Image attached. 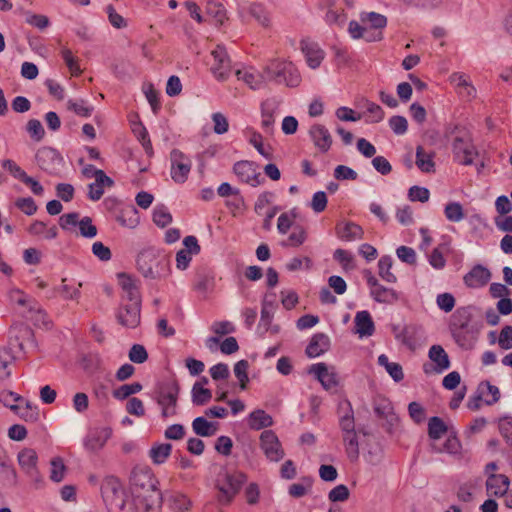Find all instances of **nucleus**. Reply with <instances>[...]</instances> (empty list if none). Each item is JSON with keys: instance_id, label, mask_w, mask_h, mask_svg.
I'll use <instances>...</instances> for the list:
<instances>
[{"instance_id": "37998d69", "label": "nucleus", "mask_w": 512, "mask_h": 512, "mask_svg": "<svg viewBox=\"0 0 512 512\" xmlns=\"http://www.w3.org/2000/svg\"><path fill=\"white\" fill-rule=\"evenodd\" d=\"M453 338L457 344L463 348H470L473 344L474 335L469 327L451 331Z\"/></svg>"}, {"instance_id": "7c9ffc66", "label": "nucleus", "mask_w": 512, "mask_h": 512, "mask_svg": "<svg viewBox=\"0 0 512 512\" xmlns=\"http://www.w3.org/2000/svg\"><path fill=\"white\" fill-rule=\"evenodd\" d=\"M416 165L424 173L435 171L433 155L426 152L422 146H418L416 149Z\"/></svg>"}, {"instance_id": "49530a36", "label": "nucleus", "mask_w": 512, "mask_h": 512, "mask_svg": "<svg viewBox=\"0 0 512 512\" xmlns=\"http://www.w3.org/2000/svg\"><path fill=\"white\" fill-rule=\"evenodd\" d=\"M142 385L140 383L125 384L113 390V396L116 399L124 400L129 396L140 392Z\"/></svg>"}, {"instance_id": "4c0bfd02", "label": "nucleus", "mask_w": 512, "mask_h": 512, "mask_svg": "<svg viewBox=\"0 0 512 512\" xmlns=\"http://www.w3.org/2000/svg\"><path fill=\"white\" fill-rule=\"evenodd\" d=\"M67 108L80 117H89L93 112V107L88 105L87 101L83 99L69 100Z\"/></svg>"}, {"instance_id": "6e6552de", "label": "nucleus", "mask_w": 512, "mask_h": 512, "mask_svg": "<svg viewBox=\"0 0 512 512\" xmlns=\"http://www.w3.org/2000/svg\"><path fill=\"white\" fill-rule=\"evenodd\" d=\"M213 63H211V71L214 76L219 80H225L231 72L230 59L228 57L226 48L222 45L211 51Z\"/></svg>"}, {"instance_id": "bb28decb", "label": "nucleus", "mask_w": 512, "mask_h": 512, "mask_svg": "<svg viewBox=\"0 0 512 512\" xmlns=\"http://www.w3.org/2000/svg\"><path fill=\"white\" fill-rule=\"evenodd\" d=\"M9 408L26 422H35L38 419V412L28 401L24 403L11 404Z\"/></svg>"}, {"instance_id": "a878e982", "label": "nucleus", "mask_w": 512, "mask_h": 512, "mask_svg": "<svg viewBox=\"0 0 512 512\" xmlns=\"http://www.w3.org/2000/svg\"><path fill=\"white\" fill-rule=\"evenodd\" d=\"M356 332L361 336H371L375 330L374 323L367 311H360L355 316Z\"/></svg>"}, {"instance_id": "0e129e2a", "label": "nucleus", "mask_w": 512, "mask_h": 512, "mask_svg": "<svg viewBox=\"0 0 512 512\" xmlns=\"http://www.w3.org/2000/svg\"><path fill=\"white\" fill-rule=\"evenodd\" d=\"M212 120L214 123L213 130L217 134H224L228 131L229 123L228 119L220 112L214 113L212 115Z\"/></svg>"}, {"instance_id": "ddd939ff", "label": "nucleus", "mask_w": 512, "mask_h": 512, "mask_svg": "<svg viewBox=\"0 0 512 512\" xmlns=\"http://www.w3.org/2000/svg\"><path fill=\"white\" fill-rule=\"evenodd\" d=\"M130 484L134 487V491L152 492V494H155L152 476L147 469L134 468L130 475Z\"/></svg>"}, {"instance_id": "f257e3e1", "label": "nucleus", "mask_w": 512, "mask_h": 512, "mask_svg": "<svg viewBox=\"0 0 512 512\" xmlns=\"http://www.w3.org/2000/svg\"><path fill=\"white\" fill-rule=\"evenodd\" d=\"M361 23L351 21L349 33L355 39H365L368 42L379 41L383 37L382 29L386 26L387 20L381 14L370 12L362 13Z\"/></svg>"}, {"instance_id": "69168bd1", "label": "nucleus", "mask_w": 512, "mask_h": 512, "mask_svg": "<svg viewBox=\"0 0 512 512\" xmlns=\"http://www.w3.org/2000/svg\"><path fill=\"white\" fill-rule=\"evenodd\" d=\"M106 12L108 14L109 22L113 27L121 29L127 26L126 20L116 12L112 5L107 6Z\"/></svg>"}, {"instance_id": "72a5a7b5", "label": "nucleus", "mask_w": 512, "mask_h": 512, "mask_svg": "<svg viewBox=\"0 0 512 512\" xmlns=\"http://www.w3.org/2000/svg\"><path fill=\"white\" fill-rule=\"evenodd\" d=\"M448 431L446 423L437 416L429 419L428 422V435L433 440L442 438Z\"/></svg>"}, {"instance_id": "7ed1b4c3", "label": "nucleus", "mask_w": 512, "mask_h": 512, "mask_svg": "<svg viewBox=\"0 0 512 512\" xmlns=\"http://www.w3.org/2000/svg\"><path fill=\"white\" fill-rule=\"evenodd\" d=\"M179 390V385L174 380L164 382L159 386L157 403L162 408L163 418L173 417L177 414Z\"/></svg>"}, {"instance_id": "4468645a", "label": "nucleus", "mask_w": 512, "mask_h": 512, "mask_svg": "<svg viewBox=\"0 0 512 512\" xmlns=\"http://www.w3.org/2000/svg\"><path fill=\"white\" fill-rule=\"evenodd\" d=\"M277 109L278 104L272 99H267L261 104V129L267 136L273 135Z\"/></svg>"}, {"instance_id": "412c9836", "label": "nucleus", "mask_w": 512, "mask_h": 512, "mask_svg": "<svg viewBox=\"0 0 512 512\" xmlns=\"http://www.w3.org/2000/svg\"><path fill=\"white\" fill-rule=\"evenodd\" d=\"M301 48L306 56L308 65L313 69L319 67L324 58L323 50L316 43L308 40L301 42Z\"/></svg>"}, {"instance_id": "13d9d810", "label": "nucleus", "mask_w": 512, "mask_h": 512, "mask_svg": "<svg viewBox=\"0 0 512 512\" xmlns=\"http://www.w3.org/2000/svg\"><path fill=\"white\" fill-rule=\"evenodd\" d=\"M248 362L246 360H241L235 364L234 367V373L237 379L240 382V387L242 389H245L247 386V383L249 381L247 370H248Z\"/></svg>"}, {"instance_id": "2f4dec72", "label": "nucleus", "mask_w": 512, "mask_h": 512, "mask_svg": "<svg viewBox=\"0 0 512 512\" xmlns=\"http://www.w3.org/2000/svg\"><path fill=\"white\" fill-rule=\"evenodd\" d=\"M119 284L121 288L127 293L129 301H136L140 299L139 288L135 280L129 275L122 273L119 274Z\"/></svg>"}, {"instance_id": "1a4fd4ad", "label": "nucleus", "mask_w": 512, "mask_h": 512, "mask_svg": "<svg viewBox=\"0 0 512 512\" xmlns=\"http://www.w3.org/2000/svg\"><path fill=\"white\" fill-rule=\"evenodd\" d=\"M117 319L127 328H136L141 321V300L130 301L129 304L120 307Z\"/></svg>"}, {"instance_id": "338daca9", "label": "nucleus", "mask_w": 512, "mask_h": 512, "mask_svg": "<svg viewBox=\"0 0 512 512\" xmlns=\"http://www.w3.org/2000/svg\"><path fill=\"white\" fill-rule=\"evenodd\" d=\"M498 344L502 349L512 348V326H505L500 332Z\"/></svg>"}, {"instance_id": "6ab92c4d", "label": "nucleus", "mask_w": 512, "mask_h": 512, "mask_svg": "<svg viewBox=\"0 0 512 512\" xmlns=\"http://www.w3.org/2000/svg\"><path fill=\"white\" fill-rule=\"evenodd\" d=\"M337 236L344 241H354L363 238L362 227L354 222H341L335 227Z\"/></svg>"}, {"instance_id": "680f3d73", "label": "nucleus", "mask_w": 512, "mask_h": 512, "mask_svg": "<svg viewBox=\"0 0 512 512\" xmlns=\"http://www.w3.org/2000/svg\"><path fill=\"white\" fill-rule=\"evenodd\" d=\"M148 353L143 345L134 344L129 351V359L134 363H143L147 360Z\"/></svg>"}, {"instance_id": "e2e57ef3", "label": "nucleus", "mask_w": 512, "mask_h": 512, "mask_svg": "<svg viewBox=\"0 0 512 512\" xmlns=\"http://www.w3.org/2000/svg\"><path fill=\"white\" fill-rule=\"evenodd\" d=\"M408 411L412 420L417 424L423 422L426 418L425 409L418 402H411L408 406Z\"/></svg>"}, {"instance_id": "a18cd8bd", "label": "nucleus", "mask_w": 512, "mask_h": 512, "mask_svg": "<svg viewBox=\"0 0 512 512\" xmlns=\"http://www.w3.org/2000/svg\"><path fill=\"white\" fill-rule=\"evenodd\" d=\"M51 471H50V479L54 482H60L63 480L66 466L61 457H54L51 459Z\"/></svg>"}, {"instance_id": "c03bdc74", "label": "nucleus", "mask_w": 512, "mask_h": 512, "mask_svg": "<svg viewBox=\"0 0 512 512\" xmlns=\"http://www.w3.org/2000/svg\"><path fill=\"white\" fill-rule=\"evenodd\" d=\"M379 275L389 283L396 282V276L391 272L392 259L388 256L382 257L378 262Z\"/></svg>"}, {"instance_id": "c756f323", "label": "nucleus", "mask_w": 512, "mask_h": 512, "mask_svg": "<svg viewBox=\"0 0 512 512\" xmlns=\"http://www.w3.org/2000/svg\"><path fill=\"white\" fill-rule=\"evenodd\" d=\"M117 220L122 226L135 228L140 222V217L134 206H126L120 210Z\"/></svg>"}, {"instance_id": "2eb2a0df", "label": "nucleus", "mask_w": 512, "mask_h": 512, "mask_svg": "<svg viewBox=\"0 0 512 512\" xmlns=\"http://www.w3.org/2000/svg\"><path fill=\"white\" fill-rule=\"evenodd\" d=\"M509 478L504 474L491 473L486 480V491L488 496L503 497L509 489Z\"/></svg>"}, {"instance_id": "393cba45", "label": "nucleus", "mask_w": 512, "mask_h": 512, "mask_svg": "<svg viewBox=\"0 0 512 512\" xmlns=\"http://www.w3.org/2000/svg\"><path fill=\"white\" fill-rule=\"evenodd\" d=\"M428 356L435 363L437 371H443L450 367L448 354L441 345H432L429 349Z\"/></svg>"}, {"instance_id": "b1692460", "label": "nucleus", "mask_w": 512, "mask_h": 512, "mask_svg": "<svg viewBox=\"0 0 512 512\" xmlns=\"http://www.w3.org/2000/svg\"><path fill=\"white\" fill-rule=\"evenodd\" d=\"M374 412L380 419H385L389 422H392L396 419V416L393 412V406L389 399L378 396L374 399L373 402Z\"/></svg>"}, {"instance_id": "a211bd4d", "label": "nucleus", "mask_w": 512, "mask_h": 512, "mask_svg": "<svg viewBox=\"0 0 512 512\" xmlns=\"http://www.w3.org/2000/svg\"><path fill=\"white\" fill-rule=\"evenodd\" d=\"M112 434V430L108 427L96 428L88 434L85 446L91 451L102 449Z\"/></svg>"}, {"instance_id": "4be33fe9", "label": "nucleus", "mask_w": 512, "mask_h": 512, "mask_svg": "<svg viewBox=\"0 0 512 512\" xmlns=\"http://www.w3.org/2000/svg\"><path fill=\"white\" fill-rule=\"evenodd\" d=\"M329 347V338L323 333H317L311 338L306 348V354L310 358L317 357L328 351Z\"/></svg>"}, {"instance_id": "864d4df0", "label": "nucleus", "mask_w": 512, "mask_h": 512, "mask_svg": "<svg viewBox=\"0 0 512 512\" xmlns=\"http://www.w3.org/2000/svg\"><path fill=\"white\" fill-rule=\"evenodd\" d=\"M446 251H448V247L446 245H440L432 251L429 261L434 268L442 269L445 266L446 261L444 253Z\"/></svg>"}, {"instance_id": "bf43d9fd", "label": "nucleus", "mask_w": 512, "mask_h": 512, "mask_svg": "<svg viewBox=\"0 0 512 512\" xmlns=\"http://www.w3.org/2000/svg\"><path fill=\"white\" fill-rule=\"evenodd\" d=\"M408 197L411 201H419L425 203L429 200L430 192L427 188L412 186L408 191Z\"/></svg>"}, {"instance_id": "dca6fc26", "label": "nucleus", "mask_w": 512, "mask_h": 512, "mask_svg": "<svg viewBox=\"0 0 512 512\" xmlns=\"http://www.w3.org/2000/svg\"><path fill=\"white\" fill-rule=\"evenodd\" d=\"M491 279V272L482 265H475L463 278L469 288L485 286Z\"/></svg>"}, {"instance_id": "9b49d317", "label": "nucleus", "mask_w": 512, "mask_h": 512, "mask_svg": "<svg viewBox=\"0 0 512 512\" xmlns=\"http://www.w3.org/2000/svg\"><path fill=\"white\" fill-rule=\"evenodd\" d=\"M309 372L314 374L323 388L330 390L339 384V377L334 367H328L325 363H317L310 367Z\"/></svg>"}, {"instance_id": "ea45409f", "label": "nucleus", "mask_w": 512, "mask_h": 512, "mask_svg": "<svg viewBox=\"0 0 512 512\" xmlns=\"http://www.w3.org/2000/svg\"><path fill=\"white\" fill-rule=\"evenodd\" d=\"M343 441L348 457L351 460H356L359 456V444L356 432L343 434Z\"/></svg>"}, {"instance_id": "20e7f679", "label": "nucleus", "mask_w": 512, "mask_h": 512, "mask_svg": "<svg viewBox=\"0 0 512 512\" xmlns=\"http://www.w3.org/2000/svg\"><path fill=\"white\" fill-rule=\"evenodd\" d=\"M266 70L272 77L280 82L284 81L288 86L294 87L300 83V75L292 62L273 60L268 64Z\"/></svg>"}, {"instance_id": "f704fd0d", "label": "nucleus", "mask_w": 512, "mask_h": 512, "mask_svg": "<svg viewBox=\"0 0 512 512\" xmlns=\"http://www.w3.org/2000/svg\"><path fill=\"white\" fill-rule=\"evenodd\" d=\"M371 295L377 302L385 304H392L398 300V295L393 289L386 288L382 285L376 287V289H372Z\"/></svg>"}, {"instance_id": "58836bf2", "label": "nucleus", "mask_w": 512, "mask_h": 512, "mask_svg": "<svg viewBox=\"0 0 512 512\" xmlns=\"http://www.w3.org/2000/svg\"><path fill=\"white\" fill-rule=\"evenodd\" d=\"M172 446L169 443H162L152 447L150 450V457L156 464H162L169 457Z\"/></svg>"}, {"instance_id": "f03ea898", "label": "nucleus", "mask_w": 512, "mask_h": 512, "mask_svg": "<svg viewBox=\"0 0 512 512\" xmlns=\"http://www.w3.org/2000/svg\"><path fill=\"white\" fill-rule=\"evenodd\" d=\"M445 137L451 141L455 157L463 165H469L477 155L469 131L459 125L449 126L445 131Z\"/></svg>"}, {"instance_id": "0eeeda50", "label": "nucleus", "mask_w": 512, "mask_h": 512, "mask_svg": "<svg viewBox=\"0 0 512 512\" xmlns=\"http://www.w3.org/2000/svg\"><path fill=\"white\" fill-rule=\"evenodd\" d=\"M102 496L110 509H121L124 506V492L121 483L115 479H108L102 486Z\"/></svg>"}, {"instance_id": "4d7b16f0", "label": "nucleus", "mask_w": 512, "mask_h": 512, "mask_svg": "<svg viewBox=\"0 0 512 512\" xmlns=\"http://www.w3.org/2000/svg\"><path fill=\"white\" fill-rule=\"evenodd\" d=\"M212 398L211 391L209 389L203 388L198 384H195L193 387V402L196 405H204L210 401Z\"/></svg>"}, {"instance_id": "5701e85b", "label": "nucleus", "mask_w": 512, "mask_h": 512, "mask_svg": "<svg viewBox=\"0 0 512 512\" xmlns=\"http://www.w3.org/2000/svg\"><path fill=\"white\" fill-rule=\"evenodd\" d=\"M27 232L34 237H43L44 239H55L58 235V229L55 225L48 227L43 221L35 220L27 228Z\"/></svg>"}, {"instance_id": "6e6d98bb", "label": "nucleus", "mask_w": 512, "mask_h": 512, "mask_svg": "<svg viewBox=\"0 0 512 512\" xmlns=\"http://www.w3.org/2000/svg\"><path fill=\"white\" fill-rule=\"evenodd\" d=\"M153 221L157 226L163 228L171 223L172 216L164 206H159L153 212Z\"/></svg>"}, {"instance_id": "603ef678", "label": "nucleus", "mask_w": 512, "mask_h": 512, "mask_svg": "<svg viewBox=\"0 0 512 512\" xmlns=\"http://www.w3.org/2000/svg\"><path fill=\"white\" fill-rule=\"evenodd\" d=\"M334 259L340 263L344 270H352L355 268L353 255L344 249H337L334 252Z\"/></svg>"}, {"instance_id": "8fccbe9b", "label": "nucleus", "mask_w": 512, "mask_h": 512, "mask_svg": "<svg viewBox=\"0 0 512 512\" xmlns=\"http://www.w3.org/2000/svg\"><path fill=\"white\" fill-rule=\"evenodd\" d=\"M61 54L65 64L69 68L71 75L79 76L81 74V69L78 58L74 56L72 51L69 49L62 50Z\"/></svg>"}, {"instance_id": "f3484780", "label": "nucleus", "mask_w": 512, "mask_h": 512, "mask_svg": "<svg viewBox=\"0 0 512 512\" xmlns=\"http://www.w3.org/2000/svg\"><path fill=\"white\" fill-rule=\"evenodd\" d=\"M309 134L314 145L323 153L327 152L332 145V137L328 129L321 125L315 124L310 128Z\"/></svg>"}, {"instance_id": "c85d7f7f", "label": "nucleus", "mask_w": 512, "mask_h": 512, "mask_svg": "<svg viewBox=\"0 0 512 512\" xmlns=\"http://www.w3.org/2000/svg\"><path fill=\"white\" fill-rule=\"evenodd\" d=\"M477 393H480L486 405H493L500 399V391L498 387L490 384L488 381L481 382L478 386Z\"/></svg>"}, {"instance_id": "3c124183", "label": "nucleus", "mask_w": 512, "mask_h": 512, "mask_svg": "<svg viewBox=\"0 0 512 512\" xmlns=\"http://www.w3.org/2000/svg\"><path fill=\"white\" fill-rule=\"evenodd\" d=\"M14 205L28 216L35 214L38 209L37 204L31 197H19L14 201Z\"/></svg>"}, {"instance_id": "f8f14e48", "label": "nucleus", "mask_w": 512, "mask_h": 512, "mask_svg": "<svg viewBox=\"0 0 512 512\" xmlns=\"http://www.w3.org/2000/svg\"><path fill=\"white\" fill-rule=\"evenodd\" d=\"M18 464L22 471L31 478H37L39 475L38 470V455L32 448H23L17 456Z\"/></svg>"}, {"instance_id": "5fc2aeb1", "label": "nucleus", "mask_w": 512, "mask_h": 512, "mask_svg": "<svg viewBox=\"0 0 512 512\" xmlns=\"http://www.w3.org/2000/svg\"><path fill=\"white\" fill-rule=\"evenodd\" d=\"M307 238V232L302 226H294L291 234L288 237V246L298 247L304 243Z\"/></svg>"}, {"instance_id": "79ce46f5", "label": "nucleus", "mask_w": 512, "mask_h": 512, "mask_svg": "<svg viewBox=\"0 0 512 512\" xmlns=\"http://www.w3.org/2000/svg\"><path fill=\"white\" fill-rule=\"evenodd\" d=\"M171 508L176 512H187L191 509L192 502L182 493H175L170 498Z\"/></svg>"}, {"instance_id": "052dcab7", "label": "nucleus", "mask_w": 512, "mask_h": 512, "mask_svg": "<svg viewBox=\"0 0 512 512\" xmlns=\"http://www.w3.org/2000/svg\"><path fill=\"white\" fill-rule=\"evenodd\" d=\"M27 131L31 138L40 141L45 135L44 128L39 120L31 119L27 123Z\"/></svg>"}, {"instance_id": "473e14b6", "label": "nucleus", "mask_w": 512, "mask_h": 512, "mask_svg": "<svg viewBox=\"0 0 512 512\" xmlns=\"http://www.w3.org/2000/svg\"><path fill=\"white\" fill-rule=\"evenodd\" d=\"M471 321V315L465 308L457 309L451 317L450 331H456L459 329H466L469 327Z\"/></svg>"}, {"instance_id": "cd10ccee", "label": "nucleus", "mask_w": 512, "mask_h": 512, "mask_svg": "<svg viewBox=\"0 0 512 512\" xmlns=\"http://www.w3.org/2000/svg\"><path fill=\"white\" fill-rule=\"evenodd\" d=\"M273 425L272 417L264 410L258 409L249 415V427L253 430H260Z\"/></svg>"}, {"instance_id": "c9c22d12", "label": "nucleus", "mask_w": 512, "mask_h": 512, "mask_svg": "<svg viewBox=\"0 0 512 512\" xmlns=\"http://www.w3.org/2000/svg\"><path fill=\"white\" fill-rule=\"evenodd\" d=\"M378 363L385 367L386 371L395 381L399 382L404 378L401 365L395 362H389V359L386 355H380L378 357Z\"/></svg>"}, {"instance_id": "de8ad7c7", "label": "nucleus", "mask_w": 512, "mask_h": 512, "mask_svg": "<svg viewBox=\"0 0 512 512\" xmlns=\"http://www.w3.org/2000/svg\"><path fill=\"white\" fill-rule=\"evenodd\" d=\"M445 216L449 221L459 222L465 217L463 207L458 202H450L444 210Z\"/></svg>"}, {"instance_id": "39448f33", "label": "nucleus", "mask_w": 512, "mask_h": 512, "mask_svg": "<svg viewBox=\"0 0 512 512\" xmlns=\"http://www.w3.org/2000/svg\"><path fill=\"white\" fill-rule=\"evenodd\" d=\"M171 177L176 183H184L188 179L192 162L190 158L178 149L170 153Z\"/></svg>"}, {"instance_id": "e433bc0d", "label": "nucleus", "mask_w": 512, "mask_h": 512, "mask_svg": "<svg viewBox=\"0 0 512 512\" xmlns=\"http://www.w3.org/2000/svg\"><path fill=\"white\" fill-rule=\"evenodd\" d=\"M192 427L197 435L203 437L212 436L216 432V427L203 417H198L194 419Z\"/></svg>"}, {"instance_id": "a19ab883", "label": "nucleus", "mask_w": 512, "mask_h": 512, "mask_svg": "<svg viewBox=\"0 0 512 512\" xmlns=\"http://www.w3.org/2000/svg\"><path fill=\"white\" fill-rule=\"evenodd\" d=\"M313 480L310 477H304L298 483H294L289 487V494L294 498L303 497L311 489Z\"/></svg>"}, {"instance_id": "09e8293b", "label": "nucleus", "mask_w": 512, "mask_h": 512, "mask_svg": "<svg viewBox=\"0 0 512 512\" xmlns=\"http://www.w3.org/2000/svg\"><path fill=\"white\" fill-rule=\"evenodd\" d=\"M347 20V14L342 8L330 7L326 13V21L331 25L343 26Z\"/></svg>"}, {"instance_id": "774afa93", "label": "nucleus", "mask_w": 512, "mask_h": 512, "mask_svg": "<svg viewBox=\"0 0 512 512\" xmlns=\"http://www.w3.org/2000/svg\"><path fill=\"white\" fill-rule=\"evenodd\" d=\"M499 429L506 442L512 447V418L500 420Z\"/></svg>"}, {"instance_id": "aec40b11", "label": "nucleus", "mask_w": 512, "mask_h": 512, "mask_svg": "<svg viewBox=\"0 0 512 512\" xmlns=\"http://www.w3.org/2000/svg\"><path fill=\"white\" fill-rule=\"evenodd\" d=\"M134 504L138 512H156L157 491L146 493L141 491H133Z\"/></svg>"}, {"instance_id": "423d86ee", "label": "nucleus", "mask_w": 512, "mask_h": 512, "mask_svg": "<svg viewBox=\"0 0 512 512\" xmlns=\"http://www.w3.org/2000/svg\"><path fill=\"white\" fill-rule=\"evenodd\" d=\"M260 448L270 461L278 462L285 456L282 444L272 430H264L261 433Z\"/></svg>"}, {"instance_id": "9d476101", "label": "nucleus", "mask_w": 512, "mask_h": 512, "mask_svg": "<svg viewBox=\"0 0 512 512\" xmlns=\"http://www.w3.org/2000/svg\"><path fill=\"white\" fill-rule=\"evenodd\" d=\"M233 171L241 182L257 186L261 184V173L251 161L242 160L234 164Z\"/></svg>"}]
</instances>
